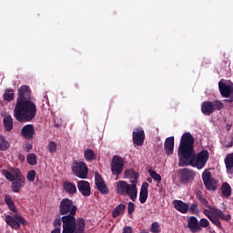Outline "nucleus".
Here are the masks:
<instances>
[{"label": "nucleus", "mask_w": 233, "mask_h": 233, "mask_svg": "<svg viewBox=\"0 0 233 233\" xmlns=\"http://www.w3.org/2000/svg\"><path fill=\"white\" fill-rule=\"evenodd\" d=\"M178 167H194L198 170L205 167L210 154L207 149L201 150L196 154L194 148V136L190 132L184 133L180 138V143L177 149Z\"/></svg>", "instance_id": "obj_1"}, {"label": "nucleus", "mask_w": 233, "mask_h": 233, "mask_svg": "<svg viewBox=\"0 0 233 233\" xmlns=\"http://www.w3.org/2000/svg\"><path fill=\"white\" fill-rule=\"evenodd\" d=\"M58 212L62 216V233H85L86 222L85 218H76L77 206L70 198H63L58 207Z\"/></svg>", "instance_id": "obj_2"}, {"label": "nucleus", "mask_w": 233, "mask_h": 233, "mask_svg": "<svg viewBox=\"0 0 233 233\" xmlns=\"http://www.w3.org/2000/svg\"><path fill=\"white\" fill-rule=\"evenodd\" d=\"M37 114V106L32 100L16 101L14 116L16 121L20 123H30L35 118Z\"/></svg>", "instance_id": "obj_3"}, {"label": "nucleus", "mask_w": 233, "mask_h": 233, "mask_svg": "<svg viewBox=\"0 0 233 233\" xmlns=\"http://www.w3.org/2000/svg\"><path fill=\"white\" fill-rule=\"evenodd\" d=\"M2 174L3 176H5L7 181H10L12 183V192H14L15 194H19V192H21V188H23V187H25L26 183V178L25 177V176H23L21 170H19V168L17 167H12L11 172L6 169H3Z\"/></svg>", "instance_id": "obj_4"}, {"label": "nucleus", "mask_w": 233, "mask_h": 233, "mask_svg": "<svg viewBox=\"0 0 233 233\" xmlns=\"http://www.w3.org/2000/svg\"><path fill=\"white\" fill-rule=\"evenodd\" d=\"M208 209H205L203 211V214H205L208 219H209V221H211V223H213L215 227H218V228H223V226H221V221L219 219H221L222 221H230V215H225V213H223L221 209H218L212 206H208Z\"/></svg>", "instance_id": "obj_5"}, {"label": "nucleus", "mask_w": 233, "mask_h": 233, "mask_svg": "<svg viewBox=\"0 0 233 233\" xmlns=\"http://www.w3.org/2000/svg\"><path fill=\"white\" fill-rule=\"evenodd\" d=\"M137 181L132 180L131 184H128L125 180H120L116 183V194L119 196H128L132 201L137 199Z\"/></svg>", "instance_id": "obj_6"}, {"label": "nucleus", "mask_w": 233, "mask_h": 233, "mask_svg": "<svg viewBox=\"0 0 233 233\" xmlns=\"http://www.w3.org/2000/svg\"><path fill=\"white\" fill-rule=\"evenodd\" d=\"M223 108H225V104L220 100H215L213 102L205 101L202 103L201 112L204 116H211L216 110H223Z\"/></svg>", "instance_id": "obj_7"}, {"label": "nucleus", "mask_w": 233, "mask_h": 233, "mask_svg": "<svg viewBox=\"0 0 233 233\" xmlns=\"http://www.w3.org/2000/svg\"><path fill=\"white\" fill-rule=\"evenodd\" d=\"M5 221L11 228H14L15 230H19L21 228V225L23 227H26L28 225V221L25 219L21 215L15 214L13 216L7 215L5 218Z\"/></svg>", "instance_id": "obj_8"}, {"label": "nucleus", "mask_w": 233, "mask_h": 233, "mask_svg": "<svg viewBox=\"0 0 233 233\" xmlns=\"http://www.w3.org/2000/svg\"><path fill=\"white\" fill-rule=\"evenodd\" d=\"M72 172L76 177L80 179H86L88 177V167L83 161H74L71 166Z\"/></svg>", "instance_id": "obj_9"}, {"label": "nucleus", "mask_w": 233, "mask_h": 233, "mask_svg": "<svg viewBox=\"0 0 233 233\" xmlns=\"http://www.w3.org/2000/svg\"><path fill=\"white\" fill-rule=\"evenodd\" d=\"M110 165L113 176H121L123 169L125 168V159L117 155H115Z\"/></svg>", "instance_id": "obj_10"}, {"label": "nucleus", "mask_w": 233, "mask_h": 233, "mask_svg": "<svg viewBox=\"0 0 233 233\" xmlns=\"http://www.w3.org/2000/svg\"><path fill=\"white\" fill-rule=\"evenodd\" d=\"M178 176L181 185H188V183H192V181H194L196 172L190 168L184 167L179 169Z\"/></svg>", "instance_id": "obj_11"}, {"label": "nucleus", "mask_w": 233, "mask_h": 233, "mask_svg": "<svg viewBox=\"0 0 233 233\" xmlns=\"http://www.w3.org/2000/svg\"><path fill=\"white\" fill-rule=\"evenodd\" d=\"M218 90L222 97H233V83L231 81L225 82L220 80L218 82Z\"/></svg>", "instance_id": "obj_12"}, {"label": "nucleus", "mask_w": 233, "mask_h": 233, "mask_svg": "<svg viewBox=\"0 0 233 233\" xmlns=\"http://www.w3.org/2000/svg\"><path fill=\"white\" fill-rule=\"evenodd\" d=\"M202 181L207 190H216L218 188L216 179L212 178V173L210 171L203 172Z\"/></svg>", "instance_id": "obj_13"}, {"label": "nucleus", "mask_w": 233, "mask_h": 233, "mask_svg": "<svg viewBox=\"0 0 233 233\" xmlns=\"http://www.w3.org/2000/svg\"><path fill=\"white\" fill-rule=\"evenodd\" d=\"M16 101H32V90L28 86H22L18 89Z\"/></svg>", "instance_id": "obj_14"}, {"label": "nucleus", "mask_w": 233, "mask_h": 233, "mask_svg": "<svg viewBox=\"0 0 233 233\" xmlns=\"http://www.w3.org/2000/svg\"><path fill=\"white\" fill-rule=\"evenodd\" d=\"M95 185L102 194L106 195L108 194V187H106V184H105V180L103 179V177L101 174L96 172L95 174Z\"/></svg>", "instance_id": "obj_15"}, {"label": "nucleus", "mask_w": 233, "mask_h": 233, "mask_svg": "<svg viewBox=\"0 0 233 233\" xmlns=\"http://www.w3.org/2000/svg\"><path fill=\"white\" fill-rule=\"evenodd\" d=\"M77 188L82 196L88 198L92 194V189L90 188V182L86 180H79L77 182Z\"/></svg>", "instance_id": "obj_16"}, {"label": "nucleus", "mask_w": 233, "mask_h": 233, "mask_svg": "<svg viewBox=\"0 0 233 233\" xmlns=\"http://www.w3.org/2000/svg\"><path fill=\"white\" fill-rule=\"evenodd\" d=\"M133 143L137 147H143V143H145V130L137 128L136 131H133Z\"/></svg>", "instance_id": "obj_17"}, {"label": "nucleus", "mask_w": 233, "mask_h": 233, "mask_svg": "<svg viewBox=\"0 0 233 233\" xmlns=\"http://www.w3.org/2000/svg\"><path fill=\"white\" fill-rule=\"evenodd\" d=\"M34 134H35V129L34 128V125L27 124L24 126L21 129V136L25 137V139H33Z\"/></svg>", "instance_id": "obj_18"}, {"label": "nucleus", "mask_w": 233, "mask_h": 233, "mask_svg": "<svg viewBox=\"0 0 233 233\" xmlns=\"http://www.w3.org/2000/svg\"><path fill=\"white\" fill-rule=\"evenodd\" d=\"M187 228L191 233L200 232L199 220H198V218L194 216L189 217L187 219Z\"/></svg>", "instance_id": "obj_19"}, {"label": "nucleus", "mask_w": 233, "mask_h": 233, "mask_svg": "<svg viewBox=\"0 0 233 233\" xmlns=\"http://www.w3.org/2000/svg\"><path fill=\"white\" fill-rule=\"evenodd\" d=\"M148 187H150L148 182H144L142 184L139 194V201L142 205L147 203V199H148Z\"/></svg>", "instance_id": "obj_20"}, {"label": "nucleus", "mask_w": 233, "mask_h": 233, "mask_svg": "<svg viewBox=\"0 0 233 233\" xmlns=\"http://www.w3.org/2000/svg\"><path fill=\"white\" fill-rule=\"evenodd\" d=\"M63 188L65 192L69 194V196H74V194H77V187H76V184L74 182H70L68 180L64 181Z\"/></svg>", "instance_id": "obj_21"}, {"label": "nucleus", "mask_w": 233, "mask_h": 233, "mask_svg": "<svg viewBox=\"0 0 233 233\" xmlns=\"http://www.w3.org/2000/svg\"><path fill=\"white\" fill-rule=\"evenodd\" d=\"M164 150L166 151L167 156H172L174 154V137L166 138Z\"/></svg>", "instance_id": "obj_22"}, {"label": "nucleus", "mask_w": 233, "mask_h": 233, "mask_svg": "<svg viewBox=\"0 0 233 233\" xmlns=\"http://www.w3.org/2000/svg\"><path fill=\"white\" fill-rule=\"evenodd\" d=\"M173 205L176 210L181 212V214H187L188 208H190L188 204L183 202V200H174Z\"/></svg>", "instance_id": "obj_23"}, {"label": "nucleus", "mask_w": 233, "mask_h": 233, "mask_svg": "<svg viewBox=\"0 0 233 233\" xmlns=\"http://www.w3.org/2000/svg\"><path fill=\"white\" fill-rule=\"evenodd\" d=\"M224 163L226 165V170L228 174H233V153L227 155Z\"/></svg>", "instance_id": "obj_24"}, {"label": "nucleus", "mask_w": 233, "mask_h": 233, "mask_svg": "<svg viewBox=\"0 0 233 233\" xmlns=\"http://www.w3.org/2000/svg\"><path fill=\"white\" fill-rule=\"evenodd\" d=\"M221 192L224 198H230L232 196V187L228 182H223L221 186Z\"/></svg>", "instance_id": "obj_25"}, {"label": "nucleus", "mask_w": 233, "mask_h": 233, "mask_svg": "<svg viewBox=\"0 0 233 233\" xmlns=\"http://www.w3.org/2000/svg\"><path fill=\"white\" fill-rule=\"evenodd\" d=\"M125 210H127V205L119 204L113 209L112 218H119V216H121Z\"/></svg>", "instance_id": "obj_26"}, {"label": "nucleus", "mask_w": 233, "mask_h": 233, "mask_svg": "<svg viewBox=\"0 0 233 233\" xmlns=\"http://www.w3.org/2000/svg\"><path fill=\"white\" fill-rule=\"evenodd\" d=\"M4 127L6 132H12L14 128V119L12 118V116H7L4 118Z\"/></svg>", "instance_id": "obj_27"}, {"label": "nucleus", "mask_w": 233, "mask_h": 233, "mask_svg": "<svg viewBox=\"0 0 233 233\" xmlns=\"http://www.w3.org/2000/svg\"><path fill=\"white\" fill-rule=\"evenodd\" d=\"M5 205H7L8 208L11 210V212H17V208H15V203H14V200H12V196L5 195Z\"/></svg>", "instance_id": "obj_28"}, {"label": "nucleus", "mask_w": 233, "mask_h": 233, "mask_svg": "<svg viewBox=\"0 0 233 233\" xmlns=\"http://www.w3.org/2000/svg\"><path fill=\"white\" fill-rule=\"evenodd\" d=\"M10 148V142L6 140L5 136L0 135V150L2 152H5V150H8Z\"/></svg>", "instance_id": "obj_29"}, {"label": "nucleus", "mask_w": 233, "mask_h": 233, "mask_svg": "<svg viewBox=\"0 0 233 233\" xmlns=\"http://www.w3.org/2000/svg\"><path fill=\"white\" fill-rule=\"evenodd\" d=\"M84 157H85L86 161H96V153H94V150H92V149H86L84 152Z\"/></svg>", "instance_id": "obj_30"}, {"label": "nucleus", "mask_w": 233, "mask_h": 233, "mask_svg": "<svg viewBox=\"0 0 233 233\" xmlns=\"http://www.w3.org/2000/svg\"><path fill=\"white\" fill-rule=\"evenodd\" d=\"M125 177L135 179L137 182V173L134 169H127L124 173Z\"/></svg>", "instance_id": "obj_31"}, {"label": "nucleus", "mask_w": 233, "mask_h": 233, "mask_svg": "<svg viewBox=\"0 0 233 233\" xmlns=\"http://www.w3.org/2000/svg\"><path fill=\"white\" fill-rule=\"evenodd\" d=\"M197 199L200 201L201 205H203V207H206L207 208L208 207H211L208 204V200H207V198H205V197L203 196V194L201 193V191H198L197 193Z\"/></svg>", "instance_id": "obj_32"}, {"label": "nucleus", "mask_w": 233, "mask_h": 233, "mask_svg": "<svg viewBox=\"0 0 233 233\" xmlns=\"http://www.w3.org/2000/svg\"><path fill=\"white\" fill-rule=\"evenodd\" d=\"M14 96L15 94L13 89H6L3 96L5 101H8L10 103V101H14Z\"/></svg>", "instance_id": "obj_33"}, {"label": "nucleus", "mask_w": 233, "mask_h": 233, "mask_svg": "<svg viewBox=\"0 0 233 233\" xmlns=\"http://www.w3.org/2000/svg\"><path fill=\"white\" fill-rule=\"evenodd\" d=\"M26 161L28 165H32L34 167L37 165V157H35V154L30 153L26 157Z\"/></svg>", "instance_id": "obj_34"}, {"label": "nucleus", "mask_w": 233, "mask_h": 233, "mask_svg": "<svg viewBox=\"0 0 233 233\" xmlns=\"http://www.w3.org/2000/svg\"><path fill=\"white\" fill-rule=\"evenodd\" d=\"M47 150L50 154L57 152V144L55 141H50L47 145Z\"/></svg>", "instance_id": "obj_35"}, {"label": "nucleus", "mask_w": 233, "mask_h": 233, "mask_svg": "<svg viewBox=\"0 0 233 233\" xmlns=\"http://www.w3.org/2000/svg\"><path fill=\"white\" fill-rule=\"evenodd\" d=\"M198 227H199L200 232H201V230H203V228H208V227H210V222L207 218H201L198 221Z\"/></svg>", "instance_id": "obj_36"}, {"label": "nucleus", "mask_w": 233, "mask_h": 233, "mask_svg": "<svg viewBox=\"0 0 233 233\" xmlns=\"http://www.w3.org/2000/svg\"><path fill=\"white\" fill-rule=\"evenodd\" d=\"M148 174L155 181L161 183V175L157 174V172L154 171L153 169H148Z\"/></svg>", "instance_id": "obj_37"}, {"label": "nucleus", "mask_w": 233, "mask_h": 233, "mask_svg": "<svg viewBox=\"0 0 233 233\" xmlns=\"http://www.w3.org/2000/svg\"><path fill=\"white\" fill-rule=\"evenodd\" d=\"M150 232H152V233L161 232V226H159V223L153 222L150 227Z\"/></svg>", "instance_id": "obj_38"}, {"label": "nucleus", "mask_w": 233, "mask_h": 233, "mask_svg": "<svg viewBox=\"0 0 233 233\" xmlns=\"http://www.w3.org/2000/svg\"><path fill=\"white\" fill-rule=\"evenodd\" d=\"M36 172L35 170H29L27 172V180H29L31 183H34V181H35V176H36Z\"/></svg>", "instance_id": "obj_39"}, {"label": "nucleus", "mask_w": 233, "mask_h": 233, "mask_svg": "<svg viewBox=\"0 0 233 233\" xmlns=\"http://www.w3.org/2000/svg\"><path fill=\"white\" fill-rule=\"evenodd\" d=\"M134 210H136V204H134V202H128V204H127V214L129 216L134 214Z\"/></svg>", "instance_id": "obj_40"}, {"label": "nucleus", "mask_w": 233, "mask_h": 233, "mask_svg": "<svg viewBox=\"0 0 233 233\" xmlns=\"http://www.w3.org/2000/svg\"><path fill=\"white\" fill-rule=\"evenodd\" d=\"M63 223V217L61 218H55L54 222H53V227H55V228H61V224Z\"/></svg>", "instance_id": "obj_41"}, {"label": "nucleus", "mask_w": 233, "mask_h": 233, "mask_svg": "<svg viewBox=\"0 0 233 233\" xmlns=\"http://www.w3.org/2000/svg\"><path fill=\"white\" fill-rule=\"evenodd\" d=\"M189 212H192V214H196L197 212H198V204L196 203L191 204L189 208Z\"/></svg>", "instance_id": "obj_42"}, {"label": "nucleus", "mask_w": 233, "mask_h": 233, "mask_svg": "<svg viewBox=\"0 0 233 233\" xmlns=\"http://www.w3.org/2000/svg\"><path fill=\"white\" fill-rule=\"evenodd\" d=\"M123 233H132V227L130 226H125L123 228Z\"/></svg>", "instance_id": "obj_43"}, {"label": "nucleus", "mask_w": 233, "mask_h": 233, "mask_svg": "<svg viewBox=\"0 0 233 233\" xmlns=\"http://www.w3.org/2000/svg\"><path fill=\"white\" fill-rule=\"evenodd\" d=\"M32 148H33L32 144H26V145H25V150H26V152H30V150H32Z\"/></svg>", "instance_id": "obj_44"}, {"label": "nucleus", "mask_w": 233, "mask_h": 233, "mask_svg": "<svg viewBox=\"0 0 233 233\" xmlns=\"http://www.w3.org/2000/svg\"><path fill=\"white\" fill-rule=\"evenodd\" d=\"M18 159H19V161H21L22 163H23V161H25V155H23V154H19L18 155Z\"/></svg>", "instance_id": "obj_45"}, {"label": "nucleus", "mask_w": 233, "mask_h": 233, "mask_svg": "<svg viewBox=\"0 0 233 233\" xmlns=\"http://www.w3.org/2000/svg\"><path fill=\"white\" fill-rule=\"evenodd\" d=\"M51 233H61V228H55V229H53Z\"/></svg>", "instance_id": "obj_46"}, {"label": "nucleus", "mask_w": 233, "mask_h": 233, "mask_svg": "<svg viewBox=\"0 0 233 233\" xmlns=\"http://www.w3.org/2000/svg\"><path fill=\"white\" fill-rule=\"evenodd\" d=\"M232 147H233V137H232L230 142H228V144L227 145V148H230Z\"/></svg>", "instance_id": "obj_47"}, {"label": "nucleus", "mask_w": 233, "mask_h": 233, "mask_svg": "<svg viewBox=\"0 0 233 233\" xmlns=\"http://www.w3.org/2000/svg\"><path fill=\"white\" fill-rule=\"evenodd\" d=\"M226 103H233V97L226 99Z\"/></svg>", "instance_id": "obj_48"}, {"label": "nucleus", "mask_w": 233, "mask_h": 233, "mask_svg": "<svg viewBox=\"0 0 233 233\" xmlns=\"http://www.w3.org/2000/svg\"><path fill=\"white\" fill-rule=\"evenodd\" d=\"M147 181H148L149 183H152V178H147Z\"/></svg>", "instance_id": "obj_49"}]
</instances>
